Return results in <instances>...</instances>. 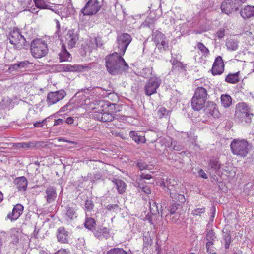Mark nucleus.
<instances>
[{
	"instance_id": "1",
	"label": "nucleus",
	"mask_w": 254,
	"mask_h": 254,
	"mask_svg": "<svg viewBox=\"0 0 254 254\" xmlns=\"http://www.w3.org/2000/svg\"><path fill=\"white\" fill-rule=\"evenodd\" d=\"M122 56L115 52L106 57V67L107 70L111 75L121 74L128 68V64Z\"/></svg>"
},
{
	"instance_id": "4",
	"label": "nucleus",
	"mask_w": 254,
	"mask_h": 254,
	"mask_svg": "<svg viewBox=\"0 0 254 254\" xmlns=\"http://www.w3.org/2000/svg\"><path fill=\"white\" fill-rule=\"evenodd\" d=\"M30 46L32 55L35 58H41L48 53V48L45 41L39 39H34Z\"/></svg>"
},
{
	"instance_id": "14",
	"label": "nucleus",
	"mask_w": 254,
	"mask_h": 254,
	"mask_svg": "<svg viewBox=\"0 0 254 254\" xmlns=\"http://www.w3.org/2000/svg\"><path fill=\"white\" fill-rule=\"evenodd\" d=\"M79 39V35L74 29L69 30L65 35V42L69 48H72Z\"/></svg>"
},
{
	"instance_id": "6",
	"label": "nucleus",
	"mask_w": 254,
	"mask_h": 254,
	"mask_svg": "<svg viewBox=\"0 0 254 254\" xmlns=\"http://www.w3.org/2000/svg\"><path fill=\"white\" fill-rule=\"evenodd\" d=\"M8 38L11 44L16 46V48L21 49L27 48L29 43L27 42L25 37L21 34L18 29L11 31L8 35Z\"/></svg>"
},
{
	"instance_id": "11",
	"label": "nucleus",
	"mask_w": 254,
	"mask_h": 254,
	"mask_svg": "<svg viewBox=\"0 0 254 254\" xmlns=\"http://www.w3.org/2000/svg\"><path fill=\"white\" fill-rule=\"evenodd\" d=\"M57 67L60 72H82L90 69L89 66L80 64H60Z\"/></svg>"
},
{
	"instance_id": "19",
	"label": "nucleus",
	"mask_w": 254,
	"mask_h": 254,
	"mask_svg": "<svg viewBox=\"0 0 254 254\" xmlns=\"http://www.w3.org/2000/svg\"><path fill=\"white\" fill-rule=\"evenodd\" d=\"M207 169L212 173H217L221 167V164L219 162V158L215 157H211L208 162Z\"/></svg>"
},
{
	"instance_id": "3",
	"label": "nucleus",
	"mask_w": 254,
	"mask_h": 254,
	"mask_svg": "<svg viewBox=\"0 0 254 254\" xmlns=\"http://www.w3.org/2000/svg\"><path fill=\"white\" fill-rule=\"evenodd\" d=\"M253 116V114L250 112V109L246 103H239L236 105L235 120L242 123H250Z\"/></svg>"
},
{
	"instance_id": "8",
	"label": "nucleus",
	"mask_w": 254,
	"mask_h": 254,
	"mask_svg": "<svg viewBox=\"0 0 254 254\" xmlns=\"http://www.w3.org/2000/svg\"><path fill=\"white\" fill-rule=\"evenodd\" d=\"M131 35L127 33H119L116 39V47L118 53L121 55H124L129 44L132 41Z\"/></svg>"
},
{
	"instance_id": "41",
	"label": "nucleus",
	"mask_w": 254,
	"mask_h": 254,
	"mask_svg": "<svg viewBox=\"0 0 254 254\" xmlns=\"http://www.w3.org/2000/svg\"><path fill=\"white\" fill-rule=\"evenodd\" d=\"M36 144L34 142H21L18 143L16 144V147L20 148H31L35 147Z\"/></svg>"
},
{
	"instance_id": "50",
	"label": "nucleus",
	"mask_w": 254,
	"mask_h": 254,
	"mask_svg": "<svg viewBox=\"0 0 254 254\" xmlns=\"http://www.w3.org/2000/svg\"><path fill=\"white\" fill-rule=\"evenodd\" d=\"M66 29L64 28V27H62V28L60 29H57L55 33V36H58L61 42H63V40L62 39V35L64 33V31Z\"/></svg>"
},
{
	"instance_id": "32",
	"label": "nucleus",
	"mask_w": 254,
	"mask_h": 254,
	"mask_svg": "<svg viewBox=\"0 0 254 254\" xmlns=\"http://www.w3.org/2000/svg\"><path fill=\"white\" fill-rule=\"evenodd\" d=\"M113 183L116 186V188L118 190L119 193H123L126 189V183L121 179H115L113 180Z\"/></svg>"
},
{
	"instance_id": "24",
	"label": "nucleus",
	"mask_w": 254,
	"mask_h": 254,
	"mask_svg": "<svg viewBox=\"0 0 254 254\" xmlns=\"http://www.w3.org/2000/svg\"><path fill=\"white\" fill-rule=\"evenodd\" d=\"M206 100L199 99L193 96L191 99L192 108L195 111H200L204 107Z\"/></svg>"
},
{
	"instance_id": "49",
	"label": "nucleus",
	"mask_w": 254,
	"mask_h": 254,
	"mask_svg": "<svg viewBox=\"0 0 254 254\" xmlns=\"http://www.w3.org/2000/svg\"><path fill=\"white\" fill-rule=\"evenodd\" d=\"M156 46L159 49L165 50L168 47V43L164 40L159 43H157Z\"/></svg>"
},
{
	"instance_id": "30",
	"label": "nucleus",
	"mask_w": 254,
	"mask_h": 254,
	"mask_svg": "<svg viewBox=\"0 0 254 254\" xmlns=\"http://www.w3.org/2000/svg\"><path fill=\"white\" fill-rule=\"evenodd\" d=\"M222 239L224 241V247L226 249H228L230 247L231 243L232 242V237L230 231L226 230H223Z\"/></svg>"
},
{
	"instance_id": "15",
	"label": "nucleus",
	"mask_w": 254,
	"mask_h": 254,
	"mask_svg": "<svg viewBox=\"0 0 254 254\" xmlns=\"http://www.w3.org/2000/svg\"><path fill=\"white\" fill-rule=\"evenodd\" d=\"M94 119L102 122H109L112 121L114 119L113 114L109 113L108 112H104L101 110V108L98 112H95L92 114Z\"/></svg>"
},
{
	"instance_id": "56",
	"label": "nucleus",
	"mask_w": 254,
	"mask_h": 254,
	"mask_svg": "<svg viewBox=\"0 0 254 254\" xmlns=\"http://www.w3.org/2000/svg\"><path fill=\"white\" fill-rule=\"evenodd\" d=\"M47 121V119H45L42 122H37L34 124V126L36 127H43Z\"/></svg>"
},
{
	"instance_id": "44",
	"label": "nucleus",
	"mask_w": 254,
	"mask_h": 254,
	"mask_svg": "<svg viewBox=\"0 0 254 254\" xmlns=\"http://www.w3.org/2000/svg\"><path fill=\"white\" fill-rule=\"evenodd\" d=\"M136 165L140 171L148 169V165L142 159L138 160L136 161Z\"/></svg>"
},
{
	"instance_id": "46",
	"label": "nucleus",
	"mask_w": 254,
	"mask_h": 254,
	"mask_svg": "<svg viewBox=\"0 0 254 254\" xmlns=\"http://www.w3.org/2000/svg\"><path fill=\"white\" fill-rule=\"evenodd\" d=\"M138 187L140 188L141 191L147 194H149L151 192L150 187L147 185H144L142 183H139Z\"/></svg>"
},
{
	"instance_id": "28",
	"label": "nucleus",
	"mask_w": 254,
	"mask_h": 254,
	"mask_svg": "<svg viewBox=\"0 0 254 254\" xmlns=\"http://www.w3.org/2000/svg\"><path fill=\"white\" fill-rule=\"evenodd\" d=\"M239 41L233 38H227L226 40V46L228 51H236L238 48Z\"/></svg>"
},
{
	"instance_id": "35",
	"label": "nucleus",
	"mask_w": 254,
	"mask_h": 254,
	"mask_svg": "<svg viewBox=\"0 0 254 254\" xmlns=\"http://www.w3.org/2000/svg\"><path fill=\"white\" fill-rule=\"evenodd\" d=\"M129 136L137 144L141 143H144L145 142L144 137L139 136L135 131H130L129 132Z\"/></svg>"
},
{
	"instance_id": "43",
	"label": "nucleus",
	"mask_w": 254,
	"mask_h": 254,
	"mask_svg": "<svg viewBox=\"0 0 254 254\" xmlns=\"http://www.w3.org/2000/svg\"><path fill=\"white\" fill-rule=\"evenodd\" d=\"M197 48L203 54L204 57H207L209 54V49L201 42L197 43Z\"/></svg>"
},
{
	"instance_id": "22",
	"label": "nucleus",
	"mask_w": 254,
	"mask_h": 254,
	"mask_svg": "<svg viewBox=\"0 0 254 254\" xmlns=\"http://www.w3.org/2000/svg\"><path fill=\"white\" fill-rule=\"evenodd\" d=\"M205 111L206 113H209L215 118H218L220 115L218 108H217L216 104L212 101H208L207 103Z\"/></svg>"
},
{
	"instance_id": "42",
	"label": "nucleus",
	"mask_w": 254,
	"mask_h": 254,
	"mask_svg": "<svg viewBox=\"0 0 254 254\" xmlns=\"http://www.w3.org/2000/svg\"><path fill=\"white\" fill-rule=\"evenodd\" d=\"M106 254H128L122 248H114L108 251Z\"/></svg>"
},
{
	"instance_id": "40",
	"label": "nucleus",
	"mask_w": 254,
	"mask_h": 254,
	"mask_svg": "<svg viewBox=\"0 0 254 254\" xmlns=\"http://www.w3.org/2000/svg\"><path fill=\"white\" fill-rule=\"evenodd\" d=\"M94 204L91 200L87 199L85 201L84 204V210L85 213L88 214L94 208Z\"/></svg>"
},
{
	"instance_id": "25",
	"label": "nucleus",
	"mask_w": 254,
	"mask_h": 254,
	"mask_svg": "<svg viewBox=\"0 0 254 254\" xmlns=\"http://www.w3.org/2000/svg\"><path fill=\"white\" fill-rule=\"evenodd\" d=\"M101 110L104 112H108L109 113H114L116 110V104L112 103L109 101H102L100 103Z\"/></svg>"
},
{
	"instance_id": "34",
	"label": "nucleus",
	"mask_w": 254,
	"mask_h": 254,
	"mask_svg": "<svg viewBox=\"0 0 254 254\" xmlns=\"http://www.w3.org/2000/svg\"><path fill=\"white\" fill-rule=\"evenodd\" d=\"M239 72H237L234 74H229L225 79V81L229 83L236 84L239 81Z\"/></svg>"
},
{
	"instance_id": "16",
	"label": "nucleus",
	"mask_w": 254,
	"mask_h": 254,
	"mask_svg": "<svg viewBox=\"0 0 254 254\" xmlns=\"http://www.w3.org/2000/svg\"><path fill=\"white\" fill-rule=\"evenodd\" d=\"M224 70V64L221 56H218L215 59L211 69L213 75H221Z\"/></svg>"
},
{
	"instance_id": "23",
	"label": "nucleus",
	"mask_w": 254,
	"mask_h": 254,
	"mask_svg": "<svg viewBox=\"0 0 254 254\" xmlns=\"http://www.w3.org/2000/svg\"><path fill=\"white\" fill-rule=\"evenodd\" d=\"M58 56L60 62H70L72 59L71 54L66 50L65 44L64 43L62 44L61 52Z\"/></svg>"
},
{
	"instance_id": "45",
	"label": "nucleus",
	"mask_w": 254,
	"mask_h": 254,
	"mask_svg": "<svg viewBox=\"0 0 254 254\" xmlns=\"http://www.w3.org/2000/svg\"><path fill=\"white\" fill-rule=\"evenodd\" d=\"M165 35L161 32H157L154 37V40L155 42L159 43L160 42L165 40Z\"/></svg>"
},
{
	"instance_id": "33",
	"label": "nucleus",
	"mask_w": 254,
	"mask_h": 254,
	"mask_svg": "<svg viewBox=\"0 0 254 254\" xmlns=\"http://www.w3.org/2000/svg\"><path fill=\"white\" fill-rule=\"evenodd\" d=\"M205 238L207 240L206 244H208V246L209 245H214V241L216 238L215 233L213 230L207 231Z\"/></svg>"
},
{
	"instance_id": "9",
	"label": "nucleus",
	"mask_w": 254,
	"mask_h": 254,
	"mask_svg": "<svg viewBox=\"0 0 254 254\" xmlns=\"http://www.w3.org/2000/svg\"><path fill=\"white\" fill-rule=\"evenodd\" d=\"M101 7V4L98 0H89L81 12L83 15H93L96 14Z\"/></svg>"
},
{
	"instance_id": "63",
	"label": "nucleus",
	"mask_w": 254,
	"mask_h": 254,
	"mask_svg": "<svg viewBox=\"0 0 254 254\" xmlns=\"http://www.w3.org/2000/svg\"><path fill=\"white\" fill-rule=\"evenodd\" d=\"M74 119L72 117H69L66 118V120L64 121V122L66 123L71 125L73 123Z\"/></svg>"
},
{
	"instance_id": "20",
	"label": "nucleus",
	"mask_w": 254,
	"mask_h": 254,
	"mask_svg": "<svg viewBox=\"0 0 254 254\" xmlns=\"http://www.w3.org/2000/svg\"><path fill=\"white\" fill-rule=\"evenodd\" d=\"M24 207L21 204H17L13 208L12 211L9 213L7 218L10 219L11 221L17 220L22 214Z\"/></svg>"
},
{
	"instance_id": "5",
	"label": "nucleus",
	"mask_w": 254,
	"mask_h": 254,
	"mask_svg": "<svg viewBox=\"0 0 254 254\" xmlns=\"http://www.w3.org/2000/svg\"><path fill=\"white\" fill-rule=\"evenodd\" d=\"M230 147L232 153L237 156H246L249 152V143L245 139H234Z\"/></svg>"
},
{
	"instance_id": "37",
	"label": "nucleus",
	"mask_w": 254,
	"mask_h": 254,
	"mask_svg": "<svg viewBox=\"0 0 254 254\" xmlns=\"http://www.w3.org/2000/svg\"><path fill=\"white\" fill-rule=\"evenodd\" d=\"M35 6L39 9H51L47 0H34Z\"/></svg>"
},
{
	"instance_id": "59",
	"label": "nucleus",
	"mask_w": 254,
	"mask_h": 254,
	"mask_svg": "<svg viewBox=\"0 0 254 254\" xmlns=\"http://www.w3.org/2000/svg\"><path fill=\"white\" fill-rule=\"evenodd\" d=\"M93 89V88L91 86L89 87H86L84 89H81V90H79L78 91V93L80 92H84L85 93L88 94L89 93V92L92 90Z\"/></svg>"
},
{
	"instance_id": "31",
	"label": "nucleus",
	"mask_w": 254,
	"mask_h": 254,
	"mask_svg": "<svg viewBox=\"0 0 254 254\" xmlns=\"http://www.w3.org/2000/svg\"><path fill=\"white\" fill-rule=\"evenodd\" d=\"M90 215V214L86 213L84 226L86 228L92 232L94 228L96 227L95 226L96 221L95 219L89 217Z\"/></svg>"
},
{
	"instance_id": "17",
	"label": "nucleus",
	"mask_w": 254,
	"mask_h": 254,
	"mask_svg": "<svg viewBox=\"0 0 254 254\" xmlns=\"http://www.w3.org/2000/svg\"><path fill=\"white\" fill-rule=\"evenodd\" d=\"M77 217L76 205L73 203L65 207V218L67 221H72Z\"/></svg>"
},
{
	"instance_id": "60",
	"label": "nucleus",
	"mask_w": 254,
	"mask_h": 254,
	"mask_svg": "<svg viewBox=\"0 0 254 254\" xmlns=\"http://www.w3.org/2000/svg\"><path fill=\"white\" fill-rule=\"evenodd\" d=\"M140 178L141 179L149 180L152 178V176L149 174H145L141 173L140 175Z\"/></svg>"
},
{
	"instance_id": "36",
	"label": "nucleus",
	"mask_w": 254,
	"mask_h": 254,
	"mask_svg": "<svg viewBox=\"0 0 254 254\" xmlns=\"http://www.w3.org/2000/svg\"><path fill=\"white\" fill-rule=\"evenodd\" d=\"M171 111L170 110H167L164 107H161L158 109L157 110V115L160 118H169L170 117V115L171 114Z\"/></svg>"
},
{
	"instance_id": "29",
	"label": "nucleus",
	"mask_w": 254,
	"mask_h": 254,
	"mask_svg": "<svg viewBox=\"0 0 254 254\" xmlns=\"http://www.w3.org/2000/svg\"><path fill=\"white\" fill-rule=\"evenodd\" d=\"M193 96L199 99L206 100L208 96L207 90L204 87L201 86L198 87L195 89Z\"/></svg>"
},
{
	"instance_id": "12",
	"label": "nucleus",
	"mask_w": 254,
	"mask_h": 254,
	"mask_svg": "<svg viewBox=\"0 0 254 254\" xmlns=\"http://www.w3.org/2000/svg\"><path fill=\"white\" fill-rule=\"evenodd\" d=\"M66 95V93L63 89L56 91L55 92H50L47 96V103L48 106L53 105L64 99Z\"/></svg>"
},
{
	"instance_id": "27",
	"label": "nucleus",
	"mask_w": 254,
	"mask_h": 254,
	"mask_svg": "<svg viewBox=\"0 0 254 254\" xmlns=\"http://www.w3.org/2000/svg\"><path fill=\"white\" fill-rule=\"evenodd\" d=\"M14 183L17 185L19 190H26L28 184L27 180L26 177L22 176L16 178L14 180Z\"/></svg>"
},
{
	"instance_id": "21",
	"label": "nucleus",
	"mask_w": 254,
	"mask_h": 254,
	"mask_svg": "<svg viewBox=\"0 0 254 254\" xmlns=\"http://www.w3.org/2000/svg\"><path fill=\"white\" fill-rule=\"evenodd\" d=\"M69 232L63 227H60L57 230V238L58 242L61 243H68Z\"/></svg>"
},
{
	"instance_id": "7",
	"label": "nucleus",
	"mask_w": 254,
	"mask_h": 254,
	"mask_svg": "<svg viewBox=\"0 0 254 254\" xmlns=\"http://www.w3.org/2000/svg\"><path fill=\"white\" fill-rule=\"evenodd\" d=\"M162 80L159 76L151 74L149 79L145 83L144 91L146 96H150L157 92V89L159 87Z\"/></svg>"
},
{
	"instance_id": "53",
	"label": "nucleus",
	"mask_w": 254,
	"mask_h": 254,
	"mask_svg": "<svg viewBox=\"0 0 254 254\" xmlns=\"http://www.w3.org/2000/svg\"><path fill=\"white\" fill-rule=\"evenodd\" d=\"M173 216H171L170 217V219L172 221V223H175L178 222V221L180 219V214L179 213H175Z\"/></svg>"
},
{
	"instance_id": "54",
	"label": "nucleus",
	"mask_w": 254,
	"mask_h": 254,
	"mask_svg": "<svg viewBox=\"0 0 254 254\" xmlns=\"http://www.w3.org/2000/svg\"><path fill=\"white\" fill-rule=\"evenodd\" d=\"M213 245H209V246H208V244H206V251L209 254H216Z\"/></svg>"
},
{
	"instance_id": "48",
	"label": "nucleus",
	"mask_w": 254,
	"mask_h": 254,
	"mask_svg": "<svg viewBox=\"0 0 254 254\" xmlns=\"http://www.w3.org/2000/svg\"><path fill=\"white\" fill-rule=\"evenodd\" d=\"M19 68L20 69L23 68H26L28 67L29 65L30 64V63L27 60L23 61L21 62H19L17 63Z\"/></svg>"
},
{
	"instance_id": "52",
	"label": "nucleus",
	"mask_w": 254,
	"mask_h": 254,
	"mask_svg": "<svg viewBox=\"0 0 254 254\" xmlns=\"http://www.w3.org/2000/svg\"><path fill=\"white\" fill-rule=\"evenodd\" d=\"M225 35V30L224 28H220L218 30V31L216 33L215 36L218 39L223 38Z\"/></svg>"
},
{
	"instance_id": "51",
	"label": "nucleus",
	"mask_w": 254,
	"mask_h": 254,
	"mask_svg": "<svg viewBox=\"0 0 254 254\" xmlns=\"http://www.w3.org/2000/svg\"><path fill=\"white\" fill-rule=\"evenodd\" d=\"M19 70L20 69L17 63L10 65L8 69V71L9 73L12 72L13 71H19Z\"/></svg>"
},
{
	"instance_id": "26",
	"label": "nucleus",
	"mask_w": 254,
	"mask_h": 254,
	"mask_svg": "<svg viewBox=\"0 0 254 254\" xmlns=\"http://www.w3.org/2000/svg\"><path fill=\"white\" fill-rule=\"evenodd\" d=\"M241 16L245 19L254 16V6L247 5L240 12Z\"/></svg>"
},
{
	"instance_id": "2",
	"label": "nucleus",
	"mask_w": 254,
	"mask_h": 254,
	"mask_svg": "<svg viewBox=\"0 0 254 254\" xmlns=\"http://www.w3.org/2000/svg\"><path fill=\"white\" fill-rule=\"evenodd\" d=\"M170 181H168L163 183L164 188H166L165 189V190L169 192L170 196L172 199V201L170 202L168 207V210L170 214L167 215L168 217H171L175 213H178L177 212V210L179 209V206L186 201V199L184 195L173 192L174 190H173L174 188L173 185H170Z\"/></svg>"
},
{
	"instance_id": "58",
	"label": "nucleus",
	"mask_w": 254,
	"mask_h": 254,
	"mask_svg": "<svg viewBox=\"0 0 254 254\" xmlns=\"http://www.w3.org/2000/svg\"><path fill=\"white\" fill-rule=\"evenodd\" d=\"M55 254H70V252L64 249H61L56 252Z\"/></svg>"
},
{
	"instance_id": "61",
	"label": "nucleus",
	"mask_w": 254,
	"mask_h": 254,
	"mask_svg": "<svg viewBox=\"0 0 254 254\" xmlns=\"http://www.w3.org/2000/svg\"><path fill=\"white\" fill-rule=\"evenodd\" d=\"M64 123V120L62 119H58L57 120H55L54 126H57L59 125L63 124Z\"/></svg>"
},
{
	"instance_id": "62",
	"label": "nucleus",
	"mask_w": 254,
	"mask_h": 254,
	"mask_svg": "<svg viewBox=\"0 0 254 254\" xmlns=\"http://www.w3.org/2000/svg\"><path fill=\"white\" fill-rule=\"evenodd\" d=\"M175 67L179 68L185 70V69L186 68V65L182 63L179 62Z\"/></svg>"
},
{
	"instance_id": "18",
	"label": "nucleus",
	"mask_w": 254,
	"mask_h": 254,
	"mask_svg": "<svg viewBox=\"0 0 254 254\" xmlns=\"http://www.w3.org/2000/svg\"><path fill=\"white\" fill-rule=\"evenodd\" d=\"M45 194L44 197L47 203L50 204L54 202L57 195L56 187L51 186H48L45 190Z\"/></svg>"
},
{
	"instance_id": "47",
	"label": "nucleus",
	"mask_w": 254,
	"mask_h": 254,
	"mask_svg": "<svg viewBox=\"0 0 254 254\" xmlns=\"http://www.w3.org/2000/svg\"><path fill=\"white\" fill-rule=\"evenodd\" d=\"M205 212V207H203L201 208H196L192 212V214L194 216H200L202 214Z\"/></svg>"
},
{
	"instance_id": "64",
	"label": "nucleus",
	"mask_w": 254,
	"mask_h": 254,
	"mask_svg": "<svg viewBox=\"0 0 254 254\" xmlns=\"http://www.w3.org/2000/svg\"><path fill=\"white\" fill-rule=\"evenodd\" d=\"M199 175L201 176V177L204 179H207V176L205 174V173L204 172V171L202 169H201L199 172Z\"/></svg>"
},
{
	"instance_id": "10",
	"label": "nucleus",
	"mask_w": 254,
	"mask_h": 254,
	"mask_svg": "<svg viewBox=\"0 0 254 254\" xmlns=\"http://www.w3.org/2000/svg\"><path fill=\"white\" fill-rule=\"evenodd\" d=\"M240 6L241 2L239 0H224L221 5V9L223 13L229 14L237 11Z\"/></svg>"
},
{
	"instance_id": "13",
	"label": "nucleus",
	"mask_w": 254,
	"mask_h": 254,
	"mask_svg": "<svg viewBox=\"0 0 254 254\" xmlns=\"http://www.w3.org/2000/svg\"><path fill=\"white\" fill-rule=\"evenodd\" d=\"M110 231V228L103 225H98L92 230L94 237L100 240L109 239L111 235Z\"/></svg>"
},
{
	"instance_id": "55",
	"label": "nucleus",
	"mask_w": 254,
	"mask_h": 254,
	"mask_svg": "<svg viewBox=\"0 0 254 254\" xmlns=\"http://www.w3.org/2000/svg\"><path fill=\"white\" fill-rule=\"evenodd\" d=\"M171 144L173 145V149L174 150L180 151L183 149L182 147L177 141L172 142Z\"/></svg>"
},
{
	"instance_id": "38",
	"label": "nucleus",
	"mask_w": 254,
	"mask_h": 254,
	"mask_svg": "<svg viewBox=\"0 0 254 254\" xmlns=\"http://www.w3.org/2000/svg\"><path fill=\"white\" fill-rule=\"evenodd\" d=\"M221 101L222 105L225 107H228L231 104L232 99L228 95H222L221 97Z\"/></svg>"
},
{
	"instance_id": "57",
	"label": "nucleus",
	"mask_w": 254,
	"mask_h": 254,
	"mask_svg": "<svg viewBox=\"0 0 254 254\" xmlns=\"http://www.w3.org/2000/svg\"><path fill=\"white\" fill-rule=\"evenodd\" d=\"M119 208V206L118 204H109V205H108L107 206H106V208L107 210H116L117 209H118Z\"/></svg>"
},
{
	"instance_id": "39",
	"label": "nucleus",
	"mask_w": 254,
	"mask_h": 254,
	"mask_svg": "<svg viewBox=\"0 0 254 254\" xmlns=\"http://www.w3.org/2000/svg\"><path fill=\"white\" fill-rule=\"evenodd\" d=\"M155 19V18L148 16L146 18L143 23V27H148L151 29H154Z\"/></svg>"
}]
</instances>
